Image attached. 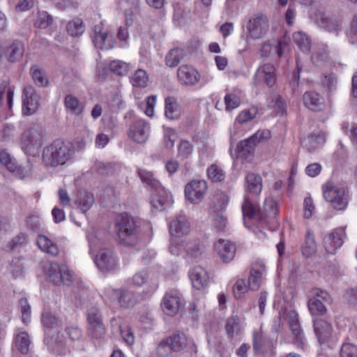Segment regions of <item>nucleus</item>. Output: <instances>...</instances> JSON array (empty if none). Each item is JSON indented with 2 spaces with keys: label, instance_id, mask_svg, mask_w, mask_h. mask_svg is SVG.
<instances>
[{
  "label": "nucleus",
  "instance_id": "nucleus-48",
  "mask_svg": "<svg viewBox=\"0 0 357 357\" xmlns=\"http://www.w3.org/2000/svg\"><path fill=\"white\" fill-rule=\"evenodd\" d=\"M317 250V244L315 243L314 237L313 234L310 231H307L305 243L302 247V251L305 256L309 257L313 255Z\"/></svg>",
  "mask_w": 357,
  "mask_h": 357
},
{
  "label": "nucleus",
  "instance_id": "nucleus-36",
  "mask_svg": "<svg viewBox=\"0 0 357 357\" xmlns=\"http://www.w3.org/2000/svg\"><path fill=\"white\" fill-rule=\"evenodd\" d=\"M114 294L118 297L119 304L123 307H132L136 303V296L130 291L115 290Z\"/></svg>",
  "mask_w": 357,
  "mask_h": 357
},
{
  "label": "nucleus",
  "instance_id": "nucleus-25",
  "mask_svg": "<svg viewBox=\"0 0 357 357\" xmlns=\"http://www.w3.org/2000/svg\"><path fill=\"white\" fill-rule=\"evenodd\" d=\"M315 22L320 27L328 32L337 33L340 30V22L335 17H330L326 13L319 11L316 13Z\"/></svg>",
  "mask_w": 357,
  "mask_h": 357
},
{
  "label": "nucleus",
  "instance_id": "nucleus-1",
  "mask_svg": "<svg viewBox=\"0 0 357 357\" xmlns=\"http://www.w3.org/2000/svg\"><path fill=\"white\" fill-rule=\"evenodd\" d=\"M42 322L45 327L44 342L48 349L56 355H66L69 349L62 335L57 332L59 319L51 312H45L43 314Z\"/></svg>",
  "mask_w": 357,
  "mask_h": 357
},
{
  "label": "nucleus",
  "instance_id": "nucleus-15",
  "mask_svg": "<svg viewBox=\"0 0 357 357\" xmlns=\"http://www.w3.org/2000/svg\"><path fill=\"white\" fill-rule=\"evenodd\" d=\"M207 184L204 180H192L185 187V196L192 204H199L207 191Z\"/></svg>",
  "mask_w": 357,
  "mask_h": 357
},
{
  "label": "nucleus",
  "instance_id": "nucleus-32",
  "mask_svg": "<svg viewBox=\"0 0 357 357\" xmlns=\"http://www.w3.org/2000/svg\"><path fill=\"white\" fill-rule=\"evenodd\" d=\"M37 244L39 248L44 252L52 256H56L59 254V248L56 243L45 235H38L37 237Z\"/></svg>",
  "mask_w": 357,
  "mask_h": 357
},
{
  "label": "nucleus",
  "instance_id": "nucleus-30",
  "mask_svg": "<svg viewBox=\"0 0 357 357\" xmlns=\"http://www.w3.org/2000/svg\"><path fill=\"white\" fill-rule=\"evenodd\" d=\"M282 42L278 40L277 44H271L270 41H265L261 48L259 50L258 54L263 59H266L273 56L275 53L280 57L282 52Z\"/></svg>",
  "mask_w": 357,
  "mask_h": 357
},
{
  "label": "nucleus",
  "instance_id": "nucleus-38",
  "mask_svg": "<svg viewBox=\"0 0 357 357\" xmlns=\"http://www.w3.org/2000/svg\"><path fill=\"white\" fill-rule=\"evenodd\" d=\"M165 116L169 119H177L180 116L181 112L178 105L174 97L165 98Z\"/></svg>",
  "mask_w": 357,
  "mask_h": 357
},
{
  "label": "nucleus",
  "instance_id": "nucleus-59",
  "mask_svg": "<svg viewBox=\"0 0 357 357\" xmlns=\"http://www.w3.org/2000/svg\"><path fill=\"white\" fill-rule=\"evenodd\" d=\"M87 320L89 326L103 323L100 310L96 307H92L88 310Z\"/></svg>",
  "mask_w": 357,
  "mask_h": 357
},
{
  "label": "nucleus",
  "instance_id": "nucleus-63",
  "mask_svg": "<svg viewBox=\"0 0 357 357\" xmlns=\"http://www.w3.org/2000/svg\"><path fill=\"white\" fill-rule=\"evenodd\" d=\"M229 199L224 193H218L213 197V205L216 210H222L228 203Z\"/></svg>",
  "mask_w": 357,
  "mask_h": 357
},
{
  "label": "nucleus",
  "instance_id": "nucleus-27",
  "mask_svg": "<svg viewBox=\"0 0 357 357\" xmlns=\"http://www.w3.org/2000/svg\"><path fill=\"white\" fill-rule=\"evenodd\" d=\"M288 320L291 333L295 337L294 344L298 348H303L304 344L303 334L299 324L298 314L295 312H290L288 315Z\"/></svg>",
  "mask_w": 357,
  "mask_h": 357
},
{
  "label": "nucleus",
  "instance_id": "nucleus-16",
  "mask_svg": "<svg viewBox=\"0 0 357 357\" xmlns=\"http://www.w3.org/2000/svg\"><path fill=\"white\" fill-rule=\"evenodd\" d=\"M94 262L97 267L103 272L113 271L116 265L117 261L113 252L107 248H102L94 258Z\"/></svg>",
  "mask_w": 357,
  "mask_h": 357
},
{
  "label": "nucleus",
  "instance_id": "nucleus-41",
  "mask_svg": "<svg viewBox=\"0 0 357 357\" xmlns=\"http://www.w3.org/2000/svg\"><path fill=\"white\" fill-rule=\"evenodd\" d=\"M31 340L29 335L26 332L19 333L15 339V345L17 349L22 354H26L29 351Z\"/></svg>",
  "mask_w": 357,
  "mask_h": 357
},
{
  "label": "nucleus",
  "instance_id": "nucleus-22",
  "mask_svg": "<svg viewBox=\"0 0 357 357\" xmlns=\"http://www.w3.org/2000/svg\"><path fill=\"white\" fill-rule=\"evenodd\" d=\"M214 248L223 262L230 261L234 257L236 246L228 240L220 239L214 244Z\"/></svg>",
  "mask_w": 357,
  "mask_h": 357
},
{
  "label": "nucleus",
  "instance_id": "nucleus-12",
  "mask_svg": "<svg viewBox=\"0 0 357 357\" xmlns=\"http://www.w3.org/2000/svg\"><path fill=\"white\" fill-rule=\"evenodd\" d=\"M47 271L50 280L55 284L70 286L73 282V276L66 264L51 263Z\"/></svg>",
  "mask_w": 357,
  "mask_h": 357
},
{
  "label": "nucleus",
  "instance_id": "nucleus-23",
  "mask_svg": "<svg viewBox=\"0 0 357 357\" xmlns=\"http://www.w3.org/2000/svg\"><path fill=\"white\" fill-rule=\"evenodd\" d=\"M242 213L243 216L244 225L246 227L247 220H257L261 222V208H258L252 201L247 196L244 197V200L241 206Z\"/></svg>",
  "mask_w": 357,
  "mask_h": 357
},
{
  "label": "nucleus",
  "instance_id": "nucleus-3",
  "mask_svg": "<svg viewBox=\"0 0 357 357\" xmlns=\"http://www.w3.org/2000/svg\"><path fill=\"white\" fill-rule=\"evenodd\" d=\"M138 174L141 181L153 190L151 204L158 211H162L171 204V196L169 192L161 186L160 183L153 177L152 172L139 169Z\"/></svg>",
  "mask_w": 357,
  "mask_h": 357
},
{
  "label": "nucleus",
  "instance_id": "nucleus-21",
  "mask_svg": "<svg viewBox=\"0 0 357 357\" xmlns=\"http://www.w3.org/2000/svg\"><path fill=\"white\" fill-rule=\"evenodd\" d=\"M190 280L194 288L200 290L208 286L209 277L207 271L201 266H195L188 273Z\"/></svg>",
  "mask_w": 357,
  "mask_h": 357
},
{
  "label": "nucleus",
  "instance_id": "nucleus-5",
  "mask_svg": "<svg viewBox=\"0 0 357 357\" xmlns=\"http://www.w3.org/2000/svg\"><path fill=\"white\" fill-rule=\"evenodd\" d=\"M45 140L43 128L35 125L26 130L21 137L20 146L22 151L29 155H35Z\"/></svg>",
  "mask_w": 357,
  "mask_h": 357
},
{
  "label": "nucleus",
  "instance_id": "nucleus-42",
  "mask_svg": "<svg viewBox=\"0 0 357 357\" xmlns=\"http://www.w3.org/2000/svg\"><path fill=\"white\" fill-rule=\"evenodd\" d=\"M93 203V194L87 192H80L76 200V204L83 213L89 210Z\"/></svg>",
  "mask_w": 357,
  "mask_h": 357
},
{
  "label": "nucleus",
  "instance_id": "nucleus-13",
  "mask_svg": "<svg viewBox=\"0 0 357 357\" xmlns=\"http://www.w3.org/2000/svg\"><path fill=\"white\" fill-rule=\"evenodd\" d=\"M40 102V96L31 85L24 87L22 91V113L32 115L38 109Z\"/></svg>",
  "mask_w": 357,
  "mask_h": 357
},
{
  "label": "nucleus",
  "instance_id": "nucleus-29",
  "mask_svg": "<svg viewBox=\"0 0 357 357\" xmlns=\"http://www.w3.org/2000/svg\"><path fill=\"white\" fill-rule=\"evenodd\" d=\"M261 208V222L266 223L278 215L279 210L276 202L272 198H266Z\"/></svg>",
  "mask_w": 357,
  "mask_h": 357
},
{
  "label": "nucleus",
  "instance_id": "nucleus-56",
  "mask_svg": "<svg viewBox=\"0 0 357 357\" xmlns=\"http://www.w3.org/2000/svg\"><path fill=\"white\" fill-rule=\"evenodd\" d=\"M248 289H250L249 285H247L245 280H237L233 287L234 297L236 299H241Z\"/></svg>",
  "mask_w": 357,
  "mask_h": 357
},
{
  "label": "nucleus",
  "instance_id": "nucleus-50",
  "mask_svg": "<svg viewBox=\"0 0 357 357\" xmlns=\"http://www.w3.org/2000/svg\"><path fill=\"white\" fill-rule=\"evenodd\" d=\"M88 333L93 340H100L104 338L105 328L103 323L89 325Z\"/></svg>",
  "mask_w": 357,
  "mask_h": 357
},
{
  "label": "nucleus",
  "instance_id": "nucleus-10",
  "mask_svg": "<svg viewBox=\"0 0 357 357\" xmlns=\"http://www.w3.org/2000/svg\"><path fill=\"white\" fill-rule=\"evenodd\" d=\"M276 69L270 63H261L253 77V84L255 86L266 84L269 88L276 83Z\"/></svg>",
  "mask_w": 357,
  "mask_h": 357
},
{
  "label": "nucleus",
  "instance_id": "nucleus-20",
  "mask_svg": "<svg viewBox=\"0 0 357 357\" xmlns=\"http://www.w3.org/2000/svg\"><path fill=\"white\" fill-rule=\"evenodd\" d=\"M181 305V296L176 291L167 293L163 297L162 308L167 315L174 316L177 314Z\"/></svg>",
  "mask_w": 357,
  "mask_h": 357
},
{
  "label": "nucleus",
  "instance_id": "nucleus-7",
  "mask_svg": "<svg viewBox=\"0 0 357 357\" xmlns=\"http://www.w3.org/2000/svg\"><path fill=\"white\" fill-rule=\"evenodd\" d=\"M323 195L325 200L331 203L333 208L337 210H344L348 204L347 195L344 189L327 182L323 186Z\"/></svg>",
  "mask_w": 357,
  "mask_h": 357
},
{
  "label": "nucleus",
  "instance_id": "nucleus-40",
  "mask_svg": "<svg viewBox=\"0 0 357 357\" xmlns=\"http://www.w3.org/2000/svg\"><path fill=\"white\" fill-rule=\"evenodd\" d=\"M30 74L35 84L40 87H45L48 85V79L43 70L36 65L32 66L30 68Z\"/></svg>",
  "mask_w": 357,
  "mask_h": 357
},
{
  "label": "nucleus",
  "instance_id": "nucleus-34",
  "mask_svg": "<svg viewBox=\"0 0 357 357\" xmlns=\"http://www.w3.org/2000/svg\"><path fill=\"white\" fill-rule=\"evenodd\" d=\"M24 52V45L22 42L15 40L7 47L6 51L8 59L10 62H15L22 58Z\"/></svg>",
  "mask_w": 357,
  "mask_h": 357
},
{
  "label": "nucleus",
  "instance_id": "nucleus-28",
  "mask_svg": "<svg viewBox=\"0 0 357 357\" xmlns=\"http://www.w3.org/2000/svg\"><path fill=\"white\" fill-rule=\"evenodd\" d=\"M303 99L305 106L312 111H321L324 107V98L315 91L305 92Z\"/></svg>",
  "mask_w": 357,
  "mask_h": 357
},
{
  "label": "nucleus",
  "instance_id": "nucleus-47",
  "mask_svg": "<svg viewBox=\"0 0 357 357\" xmlns=\"http://www.w3.org/2000/svg\"><path fill=\"white\" fill-rule=\"evenodd\" d=\"M66 30L72 36H81L85 30L82 20L77 18L70 21L66 25Z\"/></svg>",
  "mask_w": 357,
  "mask_h": 357
},
{
  "label": "nucleus",
  "instance_id": "nucleus-6",
  "mask_svg": "<svg viewBox=\"0 0 357 357\" xmlns=\"http://www.w3.org/2000/svg\"><path fill=\"white\" fill-rule=\"evenodd\" d=\"M0 162L9 172L21 179L29 176L31 174L33 167L30 159H27L24 165H18L15 158L6 150L0 152Z\"/></svg>",
  "mask_w": 357,
  "mask_h": 357
},
{
  "label": "nucleus",
  "instance_id": "nucleus-31",
  "mask_svg": "<svg viewBox=\"0 0 357 357\" xmlns=\"http://www.w3.org/2000/svg\"><path fill=\"white\" fill-rule=\"evenodd\" d=\"M262 178L254 173H248L245 177V189L248 192L259 195L262 190Z\"/></svg>",
  "mask_w": 357,
  "mask_h": 357
},
{
  "label": "nucleus",
  "instance_id": "nucleus-43",
  "mask_svg": "<svg viewBox=\"0 0 357 357\" xmlns=\"http://www.w3.org/2000/svg\"><path fill=\"white\" fill-rule=\"evenodd\" d=\"M130 82L134 87L145 88L148 86L149 76L142 69H138L130 77Z\"/></svg>",
  "mask_w": 357,
  "mask_h": 357
},
{
  "label": "nucleus",
  "instance_id": "nucleus-19",
  "mask_svg": "<svg viewBox=\"0 0 357 357\" xmlns=\"http://www.w3.org/2000/svg\"><path fill=\"white\" fill-rule=\"evenodd\" d=\"M179 82L185 86H194L199 80L198 71L192 66L182 65L177 70Z\"/></svg>",
  "mask_w": 357,
  "mask_h": 357
},
{
  "label": "nucleus",
  "instance_id": "nucleus-4",
  "mask_svg": "<svg viewBox=\"0 0 357 357\" xmlns=\"http://www.w3.org/2000/svg\"><path fill=\"white\" fill-rule=\"evenodd\" d=\"M73 153L71 146L63 141L55 140L51 144L44 147L42 155L45 166L55 167L64 165Z\"/></svg>",
  "mask_w": 357,
  "mask_h": 357
},
{
  "label": "nucleus",
  "instance_id": "nucleus-53",
  "mask_svg": "<svg viewBox=\"0 0 357 357\" xmlns=\"http://www.w3.org/2000/svg\"><path fill=\"white\" fill-rule=\"evenodd\" d=\"M294 42L297 46L304 51H307L310 48V40L309 37L304 33L298 31L293 35Z\"/></svg>",
  "mask_w": 357,
  "mask_h": 357
},
{
  "label": "nucleus",
  "instance_id": "nucleus-58",
  "mask_svg": "<svg viewBox=\"0 0 357 357\" xmlns=\"http://www.w3.org/2000/svg\"><path fill=\"white\" fill-rule=\"evenodd\" d=\"M178 155L182 158H188L193 151V145L187 140H181L178 145Z\"/></svg>",
  "mask_w": 357,
  "mask_h": 357
},
{
  "label": "nucleus",
  "instance_id": "nucleus-54",
  "mask_svg": "<svg viewBox=\"0 0 357 357\" xmlns=\"http://www.w3.org/2000/svg\"><path fill=\"white\" fill-rule=\"evenodd\" d=\"M224 99L225 109L228 112L238 107L241 104L240 98L235 93H227Z\"/></svg>",
  "mask_w": 357,
  "mask_h": 357
},
{
  "label": "nucleus",
  "instance_id": "nucleus-61",
  "mask_svg": "<svg viewBox=\"0 0 357 357\" xmlns=\"http://www.w3.org/2000/svg\"><path fill=\"white\" fill-rule=\"evenodd\" d=\"M176 139L177 134L174 129L171 128H164V142L167 148H172Z\"/></svg>",
  "mask_w": 357,
  "mask_h": 357
},
{
  "label": "nucleus",
  "instance_id": "nucleus-26",
  "mask_svg": "<svg viewBox=\"0 0 357 357\" xmlns=\"http://www.w3.org/2000/svg\"><path fill=\"white\" fill-rule=\"evenodd\" d=\"M190 223L185 215H179L169 224V231L172 236L180 237L190 232Z\"/></svg>",
  "mask_w": 357,
  "mask_h": 357
},
{
  "label": "nucleus",
  "instance_id": "nucleus-51",
  "mask_svg": "<svg viewBox=\"0 0 357 357\" xmlns=\"http://www.w3.org/2000/svg\"><path fill=\"white\" fill-rule=\"evenodd\" d=\"M109 68L114 73L123 76L128 74L130 67L128 63L123 61L114 60L110 63Z\"/></svg>",
  "mask_w": 357,
  "mask_h": 357
},
{
  "label": "nucleus",
  "instance_id": "nucleus-17",
  "mask_svg": "<svg viewBox=\"0 0 357 357\" xmlns=\"http://www.w3.org/2000/svg\"><path fill=\"white\" fill-rule=\"evenodd\" d=\"M150 134V125L142 119L135 121L128 130V137L137 143H144Z\"/></svg>",
  "mask_w": 357,
  "mask_h": 357
},
{
  "label": "nucleus",
  "instance_id": "nucleus-55",
  "mask_svg": "<svg viewBox=\"0 0 357 357\" xmlns=\"http://www.w3.org/2000/svg\"><path fill=\"white\" fill-rule=\"evenodd\" d=\"M266 338L261 333L255 332L253 334V350L255 354L263 353V347L265 344Z\"/></svg>",
  "mask_w": 357,
  "mask_h": 357
},
{
  "label": "nucleus",
  "instance_id": "nucleus-24",
  "mask_svg": "<svg viewBox=\"0 0 357 357\" xmlns=\"http://www.w3.org/2000/svg\"><path fill=\"white\" fill-rule=\"evenodd\" d=\"M314 331L320 344L326 342L331 336L333 328L330 323L322 319L314 320Z\"/></svg>",
  "mask_w": 357,
  "mask_h": 357
},
{
  "label": "nucleus",
  "instance_id": "nucleus-45",
  "mask_svg": "<svg viewBox=\"0 0 357 357\" xmlns=\"http://www.w3.org/2000/svg\"><path fill=\"white\" fill-rule=\"evenodd\" d=\"M167 338L173 351L183 349L187 345V337L184 333L174 334Z\"/></svg>",
  "mask_w": 357,
  "mask_h": 357
},
{
  "label": "nucleus",
  "instance_id": "nucleus-2",
  "mask_svg": "<svg viewBox=\"0 0 357 357\" xmlns=\"http://www.w3.org/2000/svg\"><path fill=\"white\" fill-rule=\"evenodd\" d=\"M115 231L119 242L126 246H135L139 240L138 222L127 213L121 214L115 222Z\"/></svg>",
  "mask_w": 357,
  "mask_h": 357
},
{
  "label": "nucleus",
  "instance_id": "nucleus-62",
  "mask_svg": "<svg viewBox=\"0 0 357 357\" xmlns=\"http://www.w3.org/2000/svg\"><path fill=\"white\" fill-rule=\"evenodd\" d=\"M65 333L73 342L79 341L82 337V332L77 326L73 325L66 327Z\"/></svg>",
  "mask_w": 357,
  "mask_h": 357
},
{
  "label": "nucleus",
  "instance_id": "nucleus-57",
  "mask_svg": "<svg viewBox=\"0 0 357 357\" xmlns=\"http://www.w3.org/2000/svg\"><path fill=\"white\" fill-rule=\"evenodd\" d=\"M208 176L213 181L219 182L225 178L223 170L215 165H212L208 167Z\"/></svg>",
  "mask_w": 357,
  "mask_h": 357
},
{
  "label": "nucleus",
  "instance_id": "nucleus-60",
  "mask_svg": "<svg viewBox=\"0 0 357 357\" xmlns=\"http://www.w3.org/2000/svg\"><path fill=\"white\" fill-rule=\"evenodd\" d=\"M120 333L122 339L128 345H132L135 342L133 331L128 326H120Z\"/></svg>",
  "mask_w": 357,
  "mask_h": 357
},
{
  "label": "nucleus",
  "instance_id": "nucleus-33",
  "mask_svg": "<svg viewBox=\"0 0 357 357\" xmlns=\"http://www.w3.org/2000/svg\"><path fill=\"white\" fill-rule=\"evenodd\" d=\"M264 271L261 266L255 265L252 267L248 278L250 289L255 291L259 288Z\"/></svg>",
  "mask_w": 357,
  "mask_h": 357
},
{
  "label": "nucleus",
  "instance_id": "nucleus-8",
  "mask_svg": "<svg viewBox=\"0 0 357 357\" xmlns=\"http://www.w3.org/2000/svg\"><path fill=\"white\" fill-rule=\"evenodd\" d=\"M269 29V23L267 17L261 13H257L252 15L247 25V38L257 40L263 38Z\"/></svg>",
  "mask_w": 357,
  "mask_h": 357
},
{
  "label": "nucleus",
  "instance_id": "nucleus-39",
  "mask_svg": "<svg viewBox=\"0 0 357 357\" xmlns=\"http://www.w3.org/2000/svg\"><path fill=\"white\" fill-rule=\"evenodd\" d=\"M325 137L323 134H310L304 141V145L309 151L312 152L325 143Z\"/></svg>",
  "mask_w": 357,
  "mask_h": 357
},
{
  "label": "nucleus",
  "instance_id": "nucleus-14",
  "mask_svg": "<svg viewBox=\"0 0 357 357\" xmlns=\"http://www.w3.org/2000/svg\"><path fill=\"white\" fill-rule=\"evenodd\" d=\"M91 38L94 46L102 50H111L114 47L113 35L105 30L102 24L94 26Z\"/></svg>",
  "mask_w": 357,
  "mask_h": 357
},
{
  "label": "nucleus",
  "instance_id": "nucleus-44",
  "mask_svg": "<svg viewBox=\"0 0 357 357\" xmlns=\"http://www.w3.org/2000/svg\"><path fill=\"white\" fill-rule=\"evenodd\" d=\"M185 53L181 48L171 50L165 57L166 64L171 67L176 66L183 59Z\"/></svg>",
  "mask_w": 357,
  "mask_h": 357
},
{
  "label": "nucleus",
  "instance_id": "nucleus-11",
  "mask_svg": "<svg viewBox=\"0 0 357 357\" xmlns=\"http://www.w3.org/2000/svg\"><path fill=\"white\" fill-rule=\"evenodd\" d=\"M312 296L308 301V309L312 315H322L326 312V304L331 303V296L324 290L315 289Z\"/></svg>",
  "mask_w": 357,
  "mask_h": 357
},
{
  "label": "nucleus",
  "instance_id": "nucleus-52",
  "mask_svg": "<svg viewBox=\"0 0 357 357\" xmlns=\"http://www.w3.org/2000/svg\"><path fill=\"white\" fill-rule=\"evenodd\" d=\"M52 22L53 18L47 12L38 11L34 25L39 29H45L51 25Z\"/></svg>",
  "mask_w": 357,
  "mask_h": 357
},
{
  "label": "nucleus",
  "instance_id": "nucleus-49",
  "mask_svg": "<svg viewBox=\"0 0 357 357\" xmlns=\"http://www.w3.org/2000/svg\"><path fill=\"white\" fill-rule=\"evenodd\" d=\"M18 307L22 315V322L26 325L28 324L31 321V308L26 298L19 300Z\"/></svg>",
  "mask_w": 357,
  "mask_h": 357
},
{
  "label": "nucleus",
  "instance_id": "nucleus-35",
  "mask_svg": "<svg viewBox=\"0 0 357 357\" xmlns=\"http://www.w3.org/2000/svg\"><path fill=\"white\" fill-rule=\"evenodd\" d=\"M64 104L67 111L75 115L81 114L84 109V104L73 95H67L66 96Z\"/></svg>",
  "mask_w": 357,
  "mask_h": 357
},
{
  "label": "nucleus",
  "instance_id": "nucleus-18",
  "mask_svg": "<svg viewBox=\"0 0 357 357\" xmlns=\"http://www.w3.org/2000/svg\"><path fill=\"white\" fill-rule=\"evenodd\" d=\"M345 235L344 229L337 228L330 234L326 235L323 239V244L329 254H334L343 244V236Z\"/></svg>",
  "mask_w": 357,
  "mask_h": 357
},
{
  "label": "nucleus",
  "instance_id": "nucleus-46",
  "mask_svg": "<svg viewBox=\"0 0 357 357\" xmlns=\"http://www.w3.org/2000/svg\"><path fill=\"white\" fill-rule=\"evenodd\" d=\"M328 58V53L326 47H319L314 50L311 56L312 62L317 66H323Z\"/></svg>",
  "mask_w": 357,
  "mask_h": 357
},
{
  "label": "nucleus",
  "instance_id": "nucleus-64",
  "mask_svg": "<svg viewBox=\"0 0 357 357\" xmlns=\"http://www.w3.org/2000/svg\"><path fill=\"white\" fill-rule=\"evenodd\" d=\"M341 357H357V346L351 344H343L340 349Z\"/></svg>",
  "mask_w": 357,
  "mask_h": 357
},
{
  "label": "nucleus",
  "instance_id": "nucleus-9",
  "mask_svg": "<svg viewBox=\"0 0 357 357\" xmlns=\"http://www.w3.org/2000/svg\"><path fill=\"white\" fill-rule=\"evenodd\" d=\"M271 137V132L268 130H258L248 139L241 141L236 146V151L238 157L247 158L254 151L257 144Z\"/></svg>",
  "mask_w": 357,
  "mask_h": 357
},
{
  "label": "nucleus",
  "instance_id": "nucleus-37",
  "mask_svg": "<svg viewBox=\"0 0 357 357\" xmlns=\"http://www.w3.org/2000/svg\"><path fill=\"white\" fill-rule=\"evenodd\" d=\"M225 328L228 336L233 338L241 333L243 325L238 317L233 316L227 319Z\"/></svg>",
  "mask_w": 357,
  "mask_h": 357
}]
</instances>
